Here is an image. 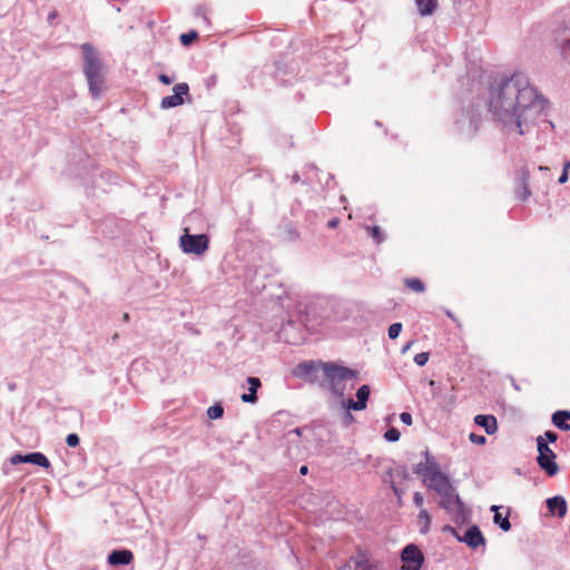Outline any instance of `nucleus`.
<instances>
[{
  "label": "nucleus",
  "mask_w": 570,
  "mask_h": 570,
  "mask_svg": "<svg viewBox=\"0 0 570 570\" xmlns=\"http://www.w3.org/2000/svg\"><path fill=\"white\" fill-rule=\"evenodd\" d=\"M413 502H414V504H415L417 508L423 509V508H422L423 502H424L423 494H422L421 492H415V493L413 494Z\"/></svg>",
  "instance_id": "nucleus-32"
},
{
  "label": "nucleus",
  "mask_w": 570,
  "mask_h": 570,
  "mask_svg": "<svg viewBox=\"0 0 570 570\" xmlns=\"http://www.w3.org/2000/svg\"><path fill=\"white\" fill-rule=\"evenodd\" d=\"M10 462L11 464L31 463L39 465L43 469H49L51 466L50 461L41 452H33L29 454L17 453L10 458Z\"/></svg>",
  "instance_id": "nucleus-10"
},
{
  "label": "nucleus",
  "mask_w": 570,
  "mask_h": 570,
  "mask_svg": "<svg viewBox=\"0 0 570 570\" xmlns=\"http://www.w3.org/2000/svg\"><path fill=\"white\" fill-rule=\"evenodd\" d=\"M81 50L85 57L83 72L89 83V90L95 98H98L105 83L102 62L98 52L90 43H83Z\"/></svg>",
  "instance_id": "nucleus-3"
},
{
  "label": "nucleus",
  "mask_w": 570,
  "mask_h": 570,
  "mask_svg": "<svg viewBox=\"0 0 570 570\" xmlns=\"http://www.w3.org/2000/svg\"><path fill=\"white\" fill-rule=\"evenodd\" d=\"M538 458L537 462L539 466L549 475L553 476L559 472V466L556 462V454L549 448L544 438L539 435L537 438Z\"/></svg>",
  "instance_id": "nucleus-5"
},
{
  "label": "nucleus",
  "mask_w": 570,
  "mask_h": 570,
  "mask_svg": "<svg viewBox=\"0 0 570 570\" xmlns=\"http://www.w3.org/2000/svg\"><path fill=\"white\" fill-rule=\"evenodd\" d=\"M307 472H308V468H307L306 465L301 466V469H299V473H301L302 475H306V474H307Z\"/></svg>",
  "instance_id": "nucleus-41"
},
{
  "label": "nucleus",
  "mask_w": 570,
  "mask_h": 570,
  "mask_svg": "<svg viewBox=\"0 0 570 570\" xmlns=\"http://www.w3.org/2000/svg\"><path fill=\"white\" fill-rule=\"evenodd\" d=\"M491 510L495 512L493 517L494 523L498 524L503 531H509L511 529V523L508 515L502 517V514L499 512V507L497 505H492Z\"/></svg>",
  "instance_id": "nucleus-20"
},
{
  "label": "nucleus",
  "mask_w": 570,
  "mask_h": 570,
  "mask_svg": "<svg viewBox=\"0 0 570 570\" xmlns=\"http://www.w3.org/2000/svg\"><path fill=\"white\" fill-rule=\"evenodd\" d=\"M542 436L544 438L546 442L549 441L551 443H554L558 440L557 433L552 431H547Z\"/></svg>",
  "instance_id": "nucleus-35"
},
{
  "label": "nucleus",
  "mask_w": 570,
  "mask_h": 570,
  "mask_svg": "<svg viewBox=\"0 0 570 570\" xmlns=\"http://www.w3.org/2000/svg\"><path fill=\"white\" fill-rule=\"evenodd\" d=\"M129 320H130L129 314H128V313H124V315H122V321H124V322H128Z\"/></svg>",
  "instance_id": "nucleus-43"
},
{
  "label": "nucleus",
  "mask_w": 570,
  "mask_h": 570,
  "mask_svg": "<svg viewBox=\"0 0 570 570\" xmlns=\"http://www.w3.org/2000/svg\"><path fill=\"white\" fill-rule=\"evenodd\" d=\"M460 541L466 543L470 548H478L479 546L485 544V539L478 525L470 527L463 538H459Z\"/></svg>",
  "instance_id": "nucleus-11"
},
{
  "label": "nucleus",
  "mask_w": 570,
  "mask_h": 570,
  "mask_svg": "<svg viewBox=\"0 0 570 570\" xmlns=\"http://www.w3.org/2000/svg\"><path fill=\"white\" fill-rule=\"evenodd\" d=\"M421 16H430L438 7V0H415Z\"/></svg>",
  "instance_id": "nucleus-19"
},
{
  "label": "nucleus",
  "mask_w": 570,
  "mask_h": 570,
  "mask_svg": "<svg viewBox=\"0 0 570 570\" xmlns=\"http://www.w3.org/2000/svg\"><path fill=\"white\" fill-rule=\"evenodd\" d=\"M563 168H566L567 170H569V169H570V161H567V163L564 164Z\"/></svg>",
  "instance_id": "nucleus-44"
},
{
  "label": "nucleus",
  "mask_w": 570,
  "mask_h": 570,
  "mask_svg": "<svg viewBox=\"0 0 570 570\" xmlns=\"http://www.w3.org/2000/svg\"><path fill=\"white\" fill-rule=\"evenodd\" d=\"M429 358H430V354L428 352H422L414 356V362L419 366H424L428 363Z\"/></svg>",
  "instance_id": "nucleus-28"
},
{
  "label": "nucleus",
  "mask_w": 570,
  "mask_h": 570,
  "mask_svg": "<svg viewBox=\"0 0 570 570\" xmlns=\"http://www.w3.org/2000/svg\"><path fill=\"white\" fill-rule=\"evenodd\" d=\"M223 413H224V410H223V406L219 405V404H215L213 406H210L208 410H207V414L210 419L215 420V419H219L223 416Z\"/></svg>",
  "instance_id": "nucleus-25"
},
{
  "label": "nucleus",
  "mask_w": 570,
  "mask_h": 570,
  "mask_svg": "<svg viewBox=\"0 0 570 570\" xmlns=\"http://www.w3.org/2000/svg\"><path fill=\"white\" fill-rule=\"evenodd\" d=\"M79 442H80V439L79 436L76 434V433H70L67 435L66 438V443L68 444V446L70 448H76L79 445Z\"/></svg>",
  "instance_id": "nucleus-30"
},
{
  "label": "nucleus",
  "mask_w": 570,
  "mask_h": 570,
  "mask_svg": "<svg viewBox=\"0 0 570 570\" xmlns=\"http://www.w3.org/2000/svg\"><path fill=\"white\" fill-rule=\"evenodd\" d=\"M570 420L569 411H557L552 414V423L561 431H570V424L567 421Z\"/></svg>",
  "instance_id": "nucleus-17"
},
{
  "label": "nucleus",
  "mask_w": 570,
  "mask_h": 570,
  "mask_svg": "<svg viewBox=\"0 0 570 570\" xmlns=\"http://www.w3.org/2000/svg\"><path fill=\"white\" fill-rule=\"evenodd\" d=\"M405 286L416 293H423L425 291V286L420 278H406L404 279Z\"/></svg>",
  "instance_id": "nucleus-22"
},
{
  "label": "nucleus",
  "mask_w": 570,
  "mask_h": 570,
  "mask_svg": "<svg viewBox=\"0 0 570 570\" xmlns=\"http://www.w3.org/2000/svg\"><path fill=\"white\" fill-rule=\"evenodd\" d=\"M134 559V554L130 550H114L108 556V562L112 566L129 564Z\"/></svg>",
  "instance_id": "nucleus-14"
},
{
  "label": "nucleus",
  "mask_w": 570,
  "mask_h": 570,
  "mask_svg": "<svg viewBox=\"0 0 570 570\" xmlns=\"http://www.w3.org/2000/svg\"><path fill=\"white\" fill-rule=\"evenodd\" d=\"M370 393H371V390H370L368 385H362L361 387H358V390L356 392L357 401H353L352 399H350L347 401V405H346L347 409H352L354 411L364 410L366 407V403L370 397Z\"/></svg>",
  "instance_id": "nucleus-12"
},
{
  "label": "nucleus",
  "mask_w": 570,
  "mask_h": 570,
  "mask_svg": "<svg viewBox=\"0 0 570 570\" xmlns=\"http://www.w3.org/2000/svg\"><path fill=\"white\" fill-rule=\"evenodd\" d=\"M342 568H347L348 570H377L375 566H373L366 560L357 561L354 568H352L348 564L343 566Z\"/></svg>",
  "instance_id": "nucleus-23"
},
{
  "label": "nucleus",
  "mask_w": 570,
  "mask_h": 570,
  "mask_svg": "<svg viewBox=\"0 0 570 570\" xmlns=\"http://www.w3.org/2000/svg\"><path fill=\"white\" fill-rule=\"evenodd\" d=\"M370 233H371V236L373 237V239L380 244L383 242L384 237H383V234L380 229L379 226H373L371 229H370Z\"/></svg>",
  "instance_id": "nucleus-29"
},
{
  "label": "nucleus",
  "mask_w": 570,
  "mask_h": 570,
  "mask_svg": "<svg viewBox=\"0 0 570 570\" xmlns=\"http://www.w3.org/2000/svg\"><path fill=\"white\" fill-rule=\"evenodd\" d=\"M179 245L183 252L187 254H204L209 246V239L205 234L190 235L188 229H185V234L180 237Z\"/></svg>",
  "instance_id": "nucleus-6"
},
{
  "label": "nucleus",
  "mask_w": 570,
  "mask_h": 570,
  "mask_svg": "<svg viewBox=\"0 0 570 570\" xmlns=\"http://www.w3.org/2000/svg\"><path fill=\"white\" fill-rule=\"evenodd\" d=\"M424 456L425 461L419 463L414 469L416 474L422 475L423 483L442 472L440 464L429 451L424 452Z\"/></svg>",
  "instance_id": "nucleus-8"
},
{
  "label": "nucleus",
  "mask_w": 570,
  "mask_h": 570,
  "mask_svg": "<svg viewBox=\"0 0 570 570\" xmlns=\"http://www.w3.org/2000/svg\"><path fill=\"white\" fill-rule=\"evenodd\" d=\"M436 493L440 497V507L446 510L454 520L464 518V504L452 483Z\"/></svg>",
  "instance_id": "nucleus-4"
},
{
  "label": "nucleus",
  "mask_w": 570,
  "mask_h": 570,
  "mask_svg": "<svg viewBox=\"0 0 570 570\" xmlns=\"http://www.w3.org/2000/svg\"><path fill=\"white\" fill-rule=\"evenodd\" d=\"M547 99L522 73H514L491 88L489 111L508 134H527L547 109Z\"/></svg>",
  "instance_id": "nucleus-1"
},
{
  "label": "nucleus",
  "mask_w": 570,
  "mask_h": 570,
  "mask_svg": "<svg viewBox=\"0 0 570 570\" xmlns=\"http://www.w3.org/2000/svg\"><path fill=\"white\" fill-rule=\"evenodd\" d=\"M247 382L249 384V389H248L249 393L243 394L240 396V399L245 403H255L257 401V396H256L257 390L262 385L261 381L257 377L250 376V377L247 379Z\"/></svg>",
  "instance_id": "nucleus-16"
},
{
  "label": "nucleus",
  "mask_w": 570,
  "mask_h": 570,
  "mask_svg": "<svg viewBox=\"0 0 570 570\" xmlns=\"http://www.w3.org/2000/svg\"><path fill=\"white\" fill-rule=\"evenodd\" d=\"M421 533H426L431 524V515L426 509H421L417 515Z\"/></svg>",
  "instance_id": "nucleus-21"
},
{
  "label": "nucleus",
  "mask_w": 570,
  "mask_h": 570,
  "mask_svg": "<svg viewBox=\"0 0 570 570\" xmlns=\"http://www.w3.org/2000/svg\"><path fill=\"white\" fill-rule=\"evenodd\" d=\"M198 38V33L197 31L195 30H191L187 33H181L180 37H179V40L181 42V45L184 46H189L193 43V41H195L196 39Z\"/></svg>",
  "instance_id": "nucleus-24"
},
{
  "label": "nucleus",
  "mask_w": 570,
  "mask_h": 570,
  "mask_svg": "<svg viewBox=\"0 0 570 570\" xmlns=\"http://www.w3.org/2000/svg\"><path fill=\"white\" fill-rule=\"evenodd\" d=\"M476 425L482 426L488 434H494L498 430V423L494 415L479 414L474 417Z\"/></svg>",
  "instance_id": "nucleus-15"
},
{
  "label": "nucleus",
  "mask_w": 570,
  "mask_h": 570,
  "mask_svg": "<svg viewBox=\"0 0 570 570\" xmlns=\"http://www.w3.org/2000/svg\"><path fill=\"white\" fill-rule=\"evenodd\" d=\"M341 220L337 217H334L327 222V227L331 229L336 228L340 225Z\"/></svg>",
  "instance_id": "nucleus-37"
},
{
  "label": "nucleus",
  "mask_w": 570,
  "mask_h": 570,
  "mask_svg": "<svg viewBox=\"0 0 570 570\" xmlns=\"http://www.w3.org/2000/svg\"><path fill=\"white\" fill-rule=\"evenodd\" d=\"M451 483L449 475L441 472L436 476H433L429 481H426L424 484L429 487L430 489L434 490L435 492L442 490L443 488L448 487Z\"/></svg>",
  "instance_id": "nucleus-18"
},
{
  "label": "nucleus",
  "mask_w": 570,
  "mask_h": 570,
  "mask_svg": "<svg viewBox=\"0 0 570 570\" xmlns=\"http://www.w3.org/2000/svg\"><path fill=\"white\" fill-rule=\"evenodd\" d=\"M401 331H402V324L401 323H393L389 327V337L391 340H395L396 337H399Z\"/></svg>",
  "instance_id": "nucleus-27"
},
{
  "label": "nucleus",
  "mask_w": 570,
  "mask_h": 570,
  "mask_svg": "<svg viewBox=\"0 0 570 570\" xmlns=\"http://www.w3.org/2000/svg\"><path fill=\"white\" fill-rule=\"evenodd\" d=\"M401 560L404 570H420L424 561V556L417 546L407 544L402 550Z\"/></svg>",
  "instance_id": "nucleus-7"
},
{
  "label": "nucleus",
  "mask_w": 570,
  "mask_h": 570,
  "mask_svg": "<svg viewBox=\"0 0 570 570\" xmlns=\"http://www.w3.org/2000/svg\"><path fill=\"white\" fill-rule=\"evenodd\" d=\"M338 570H348L347 568H340Z\"/></svg>",
  "instance_id": "nucleus-46"
},
{
  "label": "nucleus",
  "mask_w": 570,
  "mask_h": 570,
  "mask_svg": "<svg viewBox=\"0 0 570 570\" xmlns=\"http://www.w3.org/2000/svg\"><path fill=\"white\" fill-rule=\"evenodd\" d=\"M400 431L395 428H391L389 429L385 434H384V438L389 441V442H396L400 440Z\"/></svg>",
  "instance_id": "nucleus-26"
},
{
  "label": "nucleus",
  "mask_w": 570,
  "mask_h": 570,
  "mask_svg": "<svg viewBox=\"0 0 570 570\" xmlns=\"http://www.w3.org/2000/svg\"><path fill=\"white\" fill-rule=\"evenodd\" d=\"M400 420L402 421V423L406 424V425H411L413 420H412V415L409 413V412H403L400 414Z\"/></svg>",
  "instance_id": "nucleus-33"
},
{
  "label": "nucleus",
  "mask_w": 570,
  "mask_h": 570,
  "mask_svg": "<svg viewBox=\"0 0 570 570\" xmlns=\"http://www.w3.org/2000/svg\"><path fill=\"white\" fill-rule=\"evenodd\" d=\"M304 373L313 370H322L324 384L337 396L342 397L345 391L353 389L358 372L350 367L338 365L334 362H304L298 365Z\"/></svg>",
  "instance_id": "nucleus-2"
},
{
  "label": "nucleus",
  "mask_w": 570,
  "mask_h": 570,
  "mask_svg": "<svg viewBox=\"0 0 570 570\" xmlns=\"http://www.w3.org/2000/svg\"><path fill=\"white\" fill-rule=\"evenodd\" d=\"M562 55H563L564 59L570 61V38L562 46Z\"/></svg>",
  "instance_id": "nucleus-34"
},
{
  "label": "nucleus",
  "mask_w": 570,
  "mask_h": 570,
  "mask_svg": "<svg viewBox=\"0 0 570 570\" xmlns=\"http://www.w3.org/2000/svg\"><path fill=\"white\" fill-rule=\"evenodd\" d=\"M445 314L456 323L459 327H461V323H459V320L454 316V314L451 311H446Z\"/></svg>",
  "instance_id": "nucleus-40"
},
{
  "label": "nucleus",
  "mask_w": 570,
  "mask_h": 570,
  "mask_svg": "<svg viewBox=\"0 0 570 570\" xmlns=\"http://www.w3.org/2000/svg\"><path fill=\"white\" fill-rule=\"evenodd\" d=\"M174 95L164 97L160 101L163 109L175 108L184 104L183 96L188 95L189 87L186 82L175 85Z\"/></svg>",
  "instance_id": "nucleus-9"
},
{
  "label": "nucleus",
  "mask_w": 570,
  "mask_h": 570,
  "mask_svg": "<svg viewBox=\"0 0 570 570\" xmlns=\"http://www.w3.org/2000/svg\"><path fill=\"white\" fill-rule=\"evenodd\" d=\"M413 342H410L407 343L404 347H403V353H405L407 350H410V347L412 346Z\"/></svg>",
  "instance_id": "nucleus-42"
},
{
  "label": "nucleus",
  "mask_w": 570,
  "mask_h": 570,
  "mask_svg": "<svg viewBox=\"0 0 570 570\" xmlns=\"http://www.w3.org/2000/svg\"><path fill=\"white\" fill-rule=\"evenodd\" d=\"M568 177H569V170L563 168V171H562L561 176L559 177V184L567 183L568 181Z\"/></svg>",
  "instance_id": "nucleus-38"
},
{
  "label": "nucleus",
  "mask_w": 570,
  "mask_h": 570,
  "mask_svg": "<svg viewBox=\"0 0 570 570\" xmlns=\"http://www.w3.org/2000/svg\"><path fill=\"white\" fill-rule=\"evenodd\" d=\"M527 178L528 177H523L524 187H523V191H522V194L520 196V199H522V200H525L528 198V196L530 195V190L527 187Z\"/></svg>",
  "instance_id": "nucleus-36"
},
{
  "label": "nucleus",
  "mask_w": 570,
  "mask_h": 570,
  "mask_svg": "<svg viewBox=\"0 0 570 570\" xmlns=\"http://www.w3.org/2000/svg\"><path fill=\"white\" fill-rule=\"evenodd\" d=\"M158 79L164 85H170L171 83V79L167 75H165V73L159 75Z\"/></svg>",
  "instance_id": "nucleus-39"
},
{
  "label": "nucleus",
  "mask_w": 570,
  "mask_h": 570,
  "mask_svg": "<svg viewBox=\"0 0 570 570\" xmlns=\"http://www.w3.org/2000/svg\"><path fill=\"white\" fill-rule=\"evenodd\" d=\"M469 439L472 443L483 445L487 442L485 436L475 433H470Z\"/></svg>",
  "instance_id": "nucleus-31"
},
{
  "label": "nucleus",
  "mask_w": 570,
  "mask_h": 570,
  "mask_svg": "<svg viewBox=\"0 0 570 570\" xmlns=\"http://www.w3.org/2000/svg\"><path fill=\"white\" fill-rule=\"evenodd\" d=\"M547 507L551 514H558L563 518L567 513V501L563 497L557 495L547 500Z\"/></svg>",
  "instance_id": "nucleus-13"
},
{
  "label": "nucleus",
  "mask_w": 570,
  "mask_h": 570,
  "mask_svg": "<svg viewBox=\"0 0 570 570\" xmlns=\"http://www.w3.org/2000/svg\"><path fill=\"white\" fill-rule=\"evenodd\" d=\"M429 385L430 386H434L435 385V381L434 380H430Z\"/></svg>",
  "instance_id": "nucleus-45"
}]
</instances>
